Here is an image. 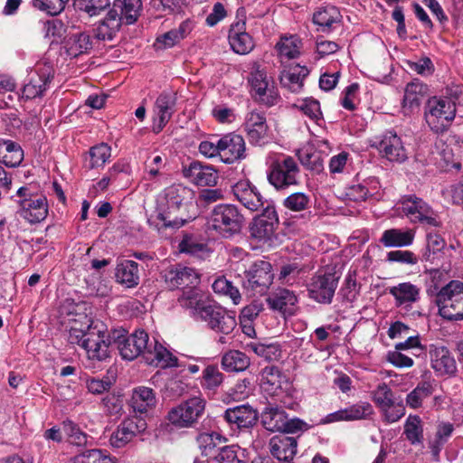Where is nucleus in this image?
I'll use <instances>...</instances> for the list:
<instances>
[{
  "instance_id": "f257e3e1",
  "label": "nucleus",
  "mask_w": 463,
  "mask_h": 463,
  "mask_svg": "<svg viewBox=\"0 0 463 463\" xmlns=\"http://www.w3.org/2000/svg\"><path fill=\"white\" fill-rule=\"evenodd\" d=\"M111 337L124 360L132 361L141 356L146 364L161 369L184 366L156 338L150 340L148 334L143 329L136 330L130 335L124 329H114L111 331Z\"/></svg>"
},
{
  "instance_id": "f03ea898",
  "label": "nucleus",
  "mask_w": 463,
  "mask_h": 463,
  "mask_svg": "<svg viewBox=\"0 0 463 463\" xmlns=\"http://www.w3.org/2000/svg\"><path fill=\"white\" fill-rule=\"evenodd\" d=\"M69 342L81 346L91 360L104 361L109 356V347L114 345L111 332L100 322H91L86 330L71 327L69 332Z\"/></svg>"
},
{
  "instance_id": "7ed1b4c3",
  "label": "nucleus",
  "mask_w": 463,
  "mask_h": 463,
  "mask_svg": "<svg viewBox=\"0 0 463 463\" xmlns=\"http://www.w3.org/2000/svg\"><path fill=\"white\" fill-rule=\"evenodd\" d=\"M180 301L182 306L190 309L191 316L196 321L206 323L210 329L218 334L230 335L237 326L235 316L215 303L196 300L194 295Z\"/></svg>"
},
{
  "instance_id": "20e7f679",
  "label": "nucleus",
  "mask_w": 463,
  "mask_h": 463,
  "mask_svg": "<svg viewBox=\"0 0 463 463\" xmlns=\"http://www.w3.org/2000/svg\"><path fill=\"white\" fill-rule=\"evenodd\" d=\"M194 197V192L181 184H175L165 188L156 198L157 218L165 227L180 228L185 223L183 218L170 219V214L186 206Z\"/></svg>"
},
{
  "instance_id": "39448f33",
  "label": "nucleus",
  "mask_w": 463,
  "mask_h": 463,
  "mask_svg": "<svg viewBox=\"0 0 463 463\" xmlns=\"http://www.w3.org/2000/svg\"><path fill=\"white\" fill-rule=\"evenodd\" d=\"M462 91L461 86H456L449 91L450 98L434 96L429 99L425 106L424 118L431 131L443 133L449 128L456 117V99Z\"/></svg>"
},
{
  "instance_id": "423d86ee",
  "label": "nucleus",
  "mask_w": 463,
  "mask_h": 463,
  "mask_svg": "<svg viewBox=\"0 0 463 463\" xmlns=\"http://www.w3.org/2000/svg\"><path fill=\"white\" fill-rule=\"evenodd\" d=\"M244 217L234 204L220 203L213 207L207 218V229L223 238H232L241 232Z\"/></svg>"
},
{
  "instance_id": "0eeeda50",
  "label": "nucleus",
  "mask_w": 463,
  "mask_h": 463,
  "mask_svg": "<svg viewBox=\"0 0 463 463\" xmlns=\"http://www.w3.org/2000/svg\"><path fill=\"white\" fill-rule=\"evenodd\" d=\"M250 93L252 99L268 107L279 103L280 96L273 80L268 77L266 69L258 62H253L247 77Z\"/></svg>"
},
{
  "instance_id": "6e6552de",
  "label": "nucleus",
  "mask_w": 463,
  "mask_h": 463,
  "mask_svg": "<svg viewBox=\"0 0 463 463\" xmlns=\"http://www.w3.org/2000/svg\"><path fill=\"white\" fill-rule=\"evenodd\" d=\"M439 315L449 321L463 320V282L451 280L436 295Z\"/></svg>"
},
{
  "instance_id": "1a4fd4ad",
  "label": "nucleus",
  "mask_w": 463,
  "mask_h": 463,
  "mask_svg": "<svg viewBox=\"0 0 463 463\" xmlns=\"http://www.w3.org/2000/svg\"><path fill=\"white\" fill-rule=\"evenodd\" d=\"M400 209L404 216L413 224H421L429 227H441L442 222L439 213L415 194H407L400 200Z\"/></svg>"
},
{
  "instance_id": "9d476101",
  "label": "nucleus",
  "mask_w": 463,
  "mask_h": 463,
  "mask_svg": "<svg viewBox=\"0 0 463 463\" xmlns=\"http://www.w3.org/2000/svg\"><path fill=\"white\" fill-rule=\"evenodd\" d=\"M262 426L270 432L296 433L307 429V424L298 418L288 419L286 411L278 405L268 404L260 413Z\"/></svg>"
},
{
  "instance_id": "9b49d317",
  "label": "nucleus",
  "mask_w": 463,
  "mask_h": 463,
  "mask_svg": "<svg viewBox=\"0 0 463 463\" xmlns=\"http://www.w3.org/2000/svg\"><path fill=\"white\" fill-rule=\"evenodd\" d=\"M300 169L296 160L289 156L270 163L267 170V178L276 190H286L299 183Z\"/></svg>"
},
{
  "instance_id": "f8f14e48",
  "label": "nucleus",
  "mask_w": 463,
  "mask_h": 463,
  "mask_svg": "<svg viewBox=\"0 0 463 463\" xmlns=\"http://www.w3.org/2000/svg\"><path fill=\"white\" fill-rule=\"evenodd\" d=\"M54 71L49 62H38L28 71L22 90V99H33L44 96L53 79Z\"/></svg>"
},
{
  "instance_id": "ddd939ff",
  "label": "nucleus",
  "mask_w": 463,
  "mask_h": 463,
  "mask_svg": "<svg viewBox=\"0 0 463 463\" xmlns=\"http://www.w3.org/2000/svg\"><path fill=\"white\" fill-rule=\"evenodd\" d=\"M205 402L200 397H193L171 409L169 421L178 428H191L203 415Z\"/></svg>"
},
{
  "instance_id": "4468645a",
  "label": "nucleus",
  "mask_w": 463,
  "mask_h": 463,
  "mask_svg": "<svg viewBox=\"0 0 463 463\" xmlns=\"http://www.w3.org/2000/svg\"><path fill=\"white\" fill-rule=\"evenodd\" d=\"M274 273L267 260H256L245 270L243 287L254 294L264 295L272 284Z\"/></svg>"
},
{
  "instance_id": "2eb2a0df",
  "label": "nucleus",
  "mask_w": 463,
  "mask_h": 463,
  "mask_svg": "<svg viewBox=\"0 0 463 463\" xmlns=\"http://www.w3.org/2000/svg\"><path fill=\"white\" fill-rule=\"evenodd\" d=\"M177 93L164 90L156 99L153 106V132L160 133L177 111Z\"/></svg>"
},
{
  "instance_id": "dca6fc26",
  "label": "nucleus",
  "mask_w": 463,
  "mask_h": 463,
  "mask_svg": "<svg viewBox=\"0 0 463 463\" xmlns=\"http://www.w3.org/2000/svg\"><path fill=\"white\" fill-rule=\"evenodd\" d=\"M279 226V216L272 203L267 202L262 213L253 219L250 225V235L259 241H270Z\"/></svg>"
},
{
  "instance_id": "f3484780",
  "label": "nucleus",
  "mask_w": 463,
  "mask_h": 463,
  "mask_svg": "<svg viewBox=\"0 0 463 463\" xmlns=\"http://www.w3.org/2000/svg\"><path fill=\"white\" fill-rule=\"evenodd\" d=\"M375 145L380 156L392 164H402L408 159V151L402 137L394 130H386Z\"/></svg>"
},
{
  "instance_id": "a211bd4d",
  "label": "nucleus",
  "mask_w": 463,
  "mask_h": 463,
  "mask_svg": "<svg viewBox=\"0 0 463 463\" xmlns=\"http://www.w3.org/2000/svg\"><path fill=\"white\" fill-rule=\"evenodd\" d=\"M62 49L67 56L71 59L82 55H89L99 47L89 29L70 33L63 37Z\"/></svg>"
},
{
  "instance_id": "6ab92c4d",
  "label": "nucleus",
  "mask_w": 463,
  "mask_h": 463,
  "mask_svg": "<svg viewBox=\"0 0 463 463\" xmlns=\"http://www.w3.org/2000/svg\"><path fill=\"white\" fill-rule=\"evenodd\" d=\"M381 188L377 177L370 176L363 180L356 179L345 186L343 196L353 202H364L368 199L379 200Z\"/></svg>"
},
{
  "instance_id": "aec40b11",
  "label": "nucleus",
  "mask_w": 463,
  "mask_h": 463,
  "mask_svg": "<svg viewBox=\"0 0 463 463\" xmlns=\"http://www.w3.org/2000/svg\"><path fill=\"white\" fill-rule=\"evenodd\" d=\"M338 285L335 273L314 276L307 286L308 297L320 304H331Z\"/></svg>"
},
{
  "instance_id": "412c9836",
  "label": "nucleus",
  "mask_w": 463,
  "mask_h": 463,
  "mask_svg": "<svg viewBox=\"0 0 463 463\" xmlns=\"http://www.w3.org/2000/svg\"><path fill=\"white\" fill-rule=\"evenodd\" d=\"M245 9L241 7L237 10V22L231 25L228 39L231 48L238 54H247L254 47L252 37L246 33V21L244 18Z\"/></svg>"
},
{
  "instance_id": "4be33fe9",
  "label": "nucleus",
  "mask_w": 463,
  "mask_h": 463,
  "mask_svg": "<svg viewBox=\"0 0 463 463\" xmlns=\"http://www.w3.org/2000/svg\"><path fill=\"white\" fill-rule=\"evenodd\" d=\"M163 279L166 287L171 290L181 288H194L200 281L199 274L194 269L181 264L165 269Z\"/></svg>"
},
{
  "instance_id": "5701e85b",
  "label": "nucleus",
  "mask_w": 463,
  "mask_h": 463,
  "mask_svg": "<svg viewBox=\"0 0 463 463\" xmlns=\"http://www.w3.org/2000/svg\"><path fill=\"white\" fill-rule=\"evenodd\" d=\"M430 366L439 376H452L457 372V363L445 345L431 344L428 348Z\"/></svg>"
},
{
  "instance_id": "b1692460",
  "label": "nucleus",
  "mask_w": 463,
  "mask_h": 463,
  "mask_svg": "<svg viewBox=\"0 0 463 463\" xmlns=\"http://www.w3.org/2000/svg\"><path fill=\"white\" fill-rule=\"evenodd\" d=\"M146 428L145 420L137 417L127 418L112 432L109 443L113 448H123Z\"/></svg>"
},
{
  "instance_id": "393cba45",
  "label": "nucleus",
  "mask_w": 463,
  "mask_h": 463,
  "mask_svg": "<svg viewBox=\"0 0 463 463\" xmlns=\"http://www.w3.org/2000/svg\"><path fill=\"white\" fill-rule=\"evenodd\" d=\"M121 26V17L116 9H110L107 15L96 23L91 28H89L99 47L101 48L103 43L112 41Z\"/></svg>"
},
{
  "instance_id": "a878e982",
  "label": "nucleus",
  "mask_w": 463,
  "mask_h": 463,
  "mask_svg": "<svg viewBox=\"0 0 463 463\" xmlns=\"http://www.w3.org/2000/svg\"><path fill=\"white\" fill-rule=\"evenodd\" d=\"M232 193L245 208L251 212L258 211L265 203L267 204L259 189L249 180L238 181L232 186Z\"/></svg>"
},
{
  "instance_id": "bb28decb",
  "label": "nucleus",
  "mask_w": 463,
  "mask_h": 463,
  "mask_svg": "<svg viewBox=\"0 0 463 463\" xmlns=\"http://www.w3.org/2000/svg\"><path fill=\"white\" fill-rule=\"evenodd\" d=\"M220 159L224 164H233L246 156L244 138L238 134L229 133L219 138Z\"/></svg>"
},
{
  "instance_id": "cd10ccee",
  "label": "nucleus",
  "mask_w": 463,
  "mask_h": 463,
  "mask_svg": "<svg viewBox=\"0 0 463 463\" xmlns=\"http://www.w3.org/2000/svg\"><path fill=\"white\" fill-rule=\"evenodd\" d=\"M342 18V14L336 6L331 4H324L315 9L312 22L317 26V32L330 33L341 24Z\"/></svg>"
},
{
  "instance_id": "c85d7f7f",
  "label": "nucleus",
  "mask_w": 463,
  "mask_h": 463,
  "mask_svg": "<svg viewBox=\"0 0 463 463\" xmlns=\"http://www.w3.org/2000/svg\"><path fill=\"white\" fill-rule=\"evenodd\" d=\"M223 419L232 430H246L253 427L258 420V412L249 404L228 408Z\"/></svg>"
},
{
  "instance_id": "c756f323",
  "label": "nucleus",
  "mask_w": 463,
  "mask_h": 463,
  "mask_svg": "<svg viewBox=\"0 0 463 463\" xmlns=\"http://www.w3.org/2000/svg\"><path fill=\"white\" fill-rule=\"evenodd\" d=\"M183 175L192 183L199 186H213L219 178L217 170L210 165L193 161L184 167Z\"/></svg>"
},
{
  "instance_id": "7c9ffc66",
  "label": "nucleus",
  "mask_w": 463,
  "mask_h": 463,
  "mask_svg": "<svg viewBox=\"0 0 463 463\" xmlns=\"http://www.w3.org/2000/svg\"><path fill=\"white\" fill-rule=\"evenodd\" d=\"M19 214L30 224L40 223L48 215L49 205L44 195H39L33 200H18Z\"/></svg>"
},
{
  "instance_id": "2f4dec72",
  "label": "nucleus",
  "mask_w": 463,
  "mask_h": 463,
  "mask_svg": "<svg viewBox=\"0 0 463 463\" xmlns=\"http://www.w3.org/2000/svg\"><path fill=\"white\" fill-rule=\"evenodd\" d=\"M244 128L250 144L261 146L265 143L268 125L263 112L250 111L246 116Z\"/></svg>"
},
{
  "instance_id": "473e14b6",
  "label": "nucleus",
  "mask_w": 463,
  "mask_h": 463,
  "mask_svg": "<svg viewBox=\"0 0 463 463\" xmlns=\"http://www.w3.org/2000/svg\"><path fill=\"white\" fill-rule=\"evenodd\" d=\"M269 452L279 461L290 462L297 454L298 441L294 437L276 435L269 439Z\"/></svg>"
},
{
  "instance_id": "72a5a7b5",
  "label": "nucleus",
  "mask_w": 463,
  "mask_h": 463,
  "mask_svg": "<svg viewBox=\"0 0 463 463\" xmlns=\"http://www.w3.org/2000/svg\"><path fill=\"white\" fill-rule=\"evenodd\" d=\"M156 405V398L153 389L146 386L136 387L129 401V406L135 413L146 414Z\"/></svg>"
},
{
  "instance_id": "f704fd0d",
  "label": "nucleus",
  "mask_w": 463,
  "mask_h": 463,
  "mask_svg": "<svg viewBox=\"0 0 463 463\" xmlns=\"http://www.w3.org/2000/svg\"><path fill=\"white\" fill-rule=\"evenodd\" d=\"M415 238L412 229L392 228L383 231L379 241L386 248H402L411 246Z\"/></svg>"
},
{
  "instance_id": "c9c22d12",
  "label": "nucleus",
  "mask_w": 463,
  "mask_h": 463,
  "mask_svg": "<svg viewBox=\"0 0 463 463\" xmlns=\"http://www.w3.org/2000/svg\"><path fill=\"white\" fill-rule=\"evenodd\" d=\"M427 92V85L419 80H414L406 85L402 99V109L405 115L413 112L421 103L423 96Z\"/></svg>"
},
{
  "instance_id": "e433bc0d",
  "label": "nucleus",
  "mask_w": 463,
  "mask_h": 463,
  "mask_svg": "<svg viewBox=\"0 0 463 463\" xmlns=\"http://www.w3.org/2000/svg\"><path fill=\"white\" fill-rule=\"evenodd\" d=\"M115 278L125 288L137 287L140 280L138 263L130 260H121L116 267Z\"/></svg>"
},
{
  "instance_id": "4c0bfd02",
  "label": "nucleus",
  "mask_w": 463,
  "mask_h": 463,
  "mask_svg": "<svg viewBox=\"0 0 463 463\" xmlns=\"http://www.w3.org/2000/svg\"><path fill=\"white\" fill-rule=\"evenodd\" d=\"M24 160L21 146L9 139L0 138V162L7 167H17Z\"/></svg>"
},
{
  "instance_id": "58836bf2",
  "label": "nucleus",
  "mask_w": 463,
  "mask_h": 463,
  "mask_svg": "<svg viewBox=\"0 0 463 463\" xmlns=\"http://www.w3.org/2000/svg\"><path fill=\"white\" fill-rule=\"evenodd\" d=\"M224 380L223 373L214 364L207 365L202 372L200 385L207 394H215Z\"/></svg>"
},
{
  "instance_id": "ea45409f",
  "label": "nucleus",
  "mask_w": 463,
  "mask_h": 463,
  "mask_svg": "<svg viewBox=\"0 0 463 463\" xmlns=\"http://www.w3.org/2000/svg\"><path fill=\"white\" fill-rule=\"evenodd\" d=\"M250 360L246 354L239 350H230L222 357V367L229 373L243 372L249 368Z\"/></svg>"
},
{
  "instance_id": "a19ab883",
  "label": "nucleus",
  "mask_w": 463,
  "mask_h": 463,
  "mask_svg": "<svg viewBox=\"0 0 463 463\" xmlns=\"http://www.w3.org/2000/svg\"><path fill=\"white\" fill-rule=\"evenodd\" d=\"M390 293L394 297L397 307L410 306L420 298L419 288L410 282L400 283L392 288Z\"/></svg>"
},
{
  "instance_id": "79ce46f5",
  "label": "nucleus",
  "mask_w": 463,
  "mask_h": 463,
  "mask_svg": "<svg viewBox=\"0 0 463 463\" xmlns=\"http://www.w3.org/2000/svg\"><path fill=\"white\" fill-rule=\"evenodd\" d=\"M301 165L313 173L319 174L324 169V157L320 151L313 146H307L298 152Z\"/></svg>"
},
{
  "instance_id": "37998d69",
  "label": "nucleus",
  "mask_w": 463,
  "mask_h": 463,
  "mask_svg": "<svg viewBox=\"0 0 463 463\" xmlns=\"http://www.w3.org/2000/svg\"><path fill=\"white\" fill-rule=\"evenodd\" d=\"M141 6V0H115L111 9H116L127 24H132L137 20Z\"/></svg>"
},
{
  "instance_id": "c03bdc74",
  "label": "nucleus",
  "mask_w": 463,
  "mask_h": 463,
  "mask_svg": "<svg viewBox=\"0 0 463 463\" xmlns=\"http://www.w3.org/2000/svg\"><path fill=\"white\" fill-rule=\"evenodd\" d=\"M267 300L270 308L286 312L297 303V297L287 288H279Z\"/></svg>"
},
{
  "instance_id": "a18cd8bd",
  "label": "nucleus",
  "mask_w": 463,
  "mask_h": 463,
  "mask_svg": "<svg viewBox=\"0 0 463 463\" xmlns=\"http://www.w3.org/2000/svg\"><path fill=\"white\" fill-rule=\"evenodd\" d=\"M406 439L411 445H419L423 441V429L421 420L417 415H410L404 423Z\"/></svg>"
},
{
  "instance_id": "49530a36",
  "label": "nucleus",
  "mask_w": 463,
  "mask_h": 463,
  "mask_svg": "<svg viewBox=\"0 0 463 463\" xmlns=\"http://www.w3.org/2000/svg\"><path fill=\"white\" fill-rule=\"evenodd\" d=\"M89 168L103 167L111 156V147L106 143H100L90 147L89 151Z\"/></svg>"
},
{
  "instance_id": "de8ad7c7",
  "label": "nucleus",
  "mask_w": 463,
  "mask_h": 463,
  "mask_svg": "<svg viewBox=\"0 0 463 463\" xmlns=\"http://www.w3.org/2000/svg\"><path fill=\"white\" fill-rule=\"evenodd\" d=\"M247 348L266 361H277L282 355V350L279 344L249 343Z\"/></svg>"
},
{
  "instance_id": "09e8293b",
  "label": "nucleus",
  "mask_w": 463,
  "mask_h": 463,
  "mask_svg": "<svg viewBox=\"0 0 463 463\" xmlns=\"http://www.w3.org/2000/svg\"><path fill=\"white\" fill-rule=\"evenodd\" d=\"M61 429L71 444L76 446H85L88 444L89 436L73 420L70 419L64 420L61 422Z\"/></svg>"
},
{
  "instance_id": "8fccbe9b",
  "label": "nucleus",
  "mask_w": 463,
  "mask_h": 463,
  "mask_svg": "<svg viewBox=\"0 0 463 463\" xmlns=\"http://www.w3.org/2000/svg\"><path fill=\"white\" fill-rule=\"evenodd\" d=\"M433 392L430 383L424 382L417 385L406 397V403L412 409L421 406L422 401L429 398Z\"/></svg>"
},
{
  "instance_id": "3c124183",
  "label": "nucleus",
  "mask_w": 463,
  "mask_h": 463,
  "mask_svg": "<svg viewBox=\"0 0 463 463\" xmlns=\"http://www.w3.org/2000/svg\"><path fill=\"white\" fill-rule=\"evenodd\" d=\"M446 246L445 240L437 232L427 234L426 250L422 254V260L433 262L435 255L440 252Z\"/></svg>"
},
{
  "instance_id": "603ef678",
  "label": "nucleus",
  "mask_w": 463,
  "mask_h": 463,
  "mask_svg": "<svg viewBox=\"0 0 463 463\" xmlns=\"http://www.w3.org/2000/svg\"><path fill=\"white\" fill-rule=\"evenodd\" d=\"M73 463H114L109 454L102 449H87L73 458Z\"/></svg>"
},
{
  "instance_id": "864d4df0",
  "label": "nucleus",
  "mask_w": 463,
  "mask_h": 463,
  "mask_svg": "<svg viewBox=\"0 0 463 463\" xmlns=\"http://www.w3.org/2000/svg\"><path fill=\"white\" fill-rule=\"evenodd\" d=\"M241 456H243V451L239 447L224 446L218 449L213 463H245Z\"/></svg>"
},
{
  "instance_id": "5fc2aeb1",
  "label": "nucleus",
  "mask_w": 463,
  "mask_h": 463,
  "mask_svg": "<svg viewBox=\"0 0 463 463\" xmlns=\"http://www.w3.org/2000/svg\"><path fill=\"white\" fill-rule=\"evenodd\" d=\"M213 289L215 293L229 296L234 305H238L241 301V294L239 289L224 277L218 278L213 283Z\"/></svg>"
},
{
  "instance_id": "6e6d98bb",
  "label": "nucleus",
  "mask_w": 463,
  "mask_h": 463,
  "mask_svg": "<svg viewBox=\"0 0 463 463\" xmlns=\"http://www.w3.org/2000/svg\"><path fill=\"white\" fill-rule=\"evenodd\" d=\"M310 197L302 192L289 194L283 200V206L291 212H302L308 208Z\"/></svg>"
},
{
  "instance_id": "4d7b16f0",
  "label": "nucleus",
  "mask_w": 463,
  "mask_h": 463,
  "mask_svg": "<svg viewBox=\"0 0 463 463\" xmlns=\"http://www.w3.org/2000/svg\"><path fill=\"white\" fill-rule=\"evenodd\" d=\"M109 5L110 0H74V6L90 16L99 15Z\"/></svg>"
},
{
  "instance_id": "13d9d810",
  "label": "nucleus",
  "mask_w": 463,
  "mask_h": 463,
  "mask_svg": "<svg viewBox=\"0 0 463 463\" xmlns=\"http://www.w3.org/2000/svg\"><path fill=\"white\" fill-rule=\"evenodd\" d=\"M379 410L386 423L397 422L405 414V407L402 402H396L395 400Z\"/></svg>"
},
{
  "instance_id": "bf43d9fd",
  "label": "nucleus",
  "mask_w": 463,
  "mask_h": 463,
  "mask_svg": "<svg viewBox=\"0 0 463 463\" xmlns=\"http://www.w3.org/2000/svg\"><path fill=\"white\" fill-rule=\"evenodd\" d=\"M68 2L69 0H32L33 7L52 16L60 14Z\"/></svg>"
},
{
  "instance_id": "052dcab7",
  "label": "nucleus",
  "mask_w": 463,
  "mask_h": 463,
  "mask_svg": "<svg viewBox=\"0 0 463 463\" xmlns=\"http://www.w3.org/2000/svg\"><path fill=\"white\" fill-rule=\"evenodd\" d=\"M346 421L365 419L373 413V406L367 402H360L345 408Z\"/></svg>"
},
{
  "instance_id": "680f3d73",
  "label": "nucleus",
  "mask_w": 463,
  "mask_h": 463,
  "mask_svg": "<svg viewBox=\"0 0 463 463\" xmlns=\"http://www.w3.org/2000/svg\"><path fill=\"white\" fill-rule=\"evenodd\" d=\"M372 399L380 409L394 401L393 392L386 383H381L376 389L372 392Z\"/></svg>"
},
{
  "instance_id": "e2e57ef3",
  "label": "nucleus",
  "mask_w": 463,
  "mask_h": 463,
  "mask_svg": "<svg viewBox=\"0 0 463 463\" xmlns=\"http://www.w3.org/2000/svg\"><path fill=\"white\" fill-rule=\"evenodd\" d=\"M65 31V25L60 19L48 20L43 23V33L44 38L52 39V43L61 39Z\"/></svg>"
},
{
  "instance_id": "0e129e2a",
  "label": "nucleus",
  "mask_w": 463,
  "mask_h": 463,
  "mask_svg": "<svg viewBox=\"0 0 463 463\" xmlns=\"http://www.w3.org/2000/svg\"><path fill=\"white\" fill-rule=\"evenodd\" d=\"M221 440V435L217 432H203L196 438V442L201 449L202 455L207 456Z\"/></svg>"
},
{
  "instance_id": "69168bd1",
  "label": "nucleus",
  "mask_w": 463,
  "mask_h": 463,
  "mask_svg": "<svg viewBox=\"0 0 463 463\" xmlns=\"http://www.w3.org/2000/svg\"><path fill=\"white\" fill-rule=\"evenodd\" d=\"M190 0H151L150 5L153 8L162 12H180L187 6Z\"/></svg>"
},
{
  "instance_id": "338daca9",
  "label": "nucleus",
  "mask_w": 463,
  "mask_h": 463,
  "mask_svg": "<svg viewBox=\"0 0 463 463\" xmlns=\"http://www.w3.org/2000/svg\"><path fill=\"white\" fill-rule=\"evenodd\" d=\"M277 49L281 57L294 59L299 55L298 46L293 38H283L277 43Z\"/></svg>"
},
{
  "instance_id": "774afa93",
  "label": "nucleus",
  "mask_w": 463,
  "mask_h": 463,
  "mask_svg": "<svg viewBox=\"0 0 463 463\" xmlns=\"http://www.w3.org/2000/svg\"><path fill=\"white\" fill-rule=\"evenodd\" d=\"M300 110L314 121H317L322 118L320 103L314 99H305L298 105Z\"/></svg>"
}]
</instances>
